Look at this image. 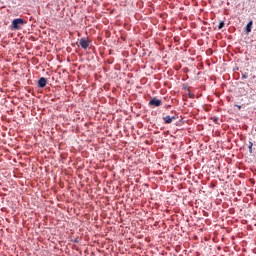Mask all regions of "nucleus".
I'll list each match as a JSON object with an SVG mask.
<instances>
[{
    "mask_svg": "<svg viewBox=\"0 0 256 256\" xmlns=\"http://www.w3.org/2000/svg\"><path fill=\"white\" fill-rule=\"evenodd\" d=\"M22 25H25V20H23L22 18H17L12 21L10 27L13 31H19Z\"/></svg>",
    "mask_w": 256,
    "mask_h": 256,
    "instance_id": "nucleus-1",
    "label": "nucleus"
},
{
    "mask_svg": "<svg viewBox=\"0 0 256 256\" xmlns=\"http://www.w3.org/2000/svg\"><path fill=\"white\" fill-rule=\"evenodd\" d=\"M162 104L163 102H161V100L157 98H153L149 101L150 107H161Z\"/></svg>",
    "mask_w": 256,
    "mask_h": 256,
    "instance_id": "nucleus-2",
    "label": "nucleus"
},
{
    "mask_svg": "<svg viewBox=\"0 0 256 256\" xmlns=\"http://www.w3.org/2000/svg\"><path fill=\"white\" fill-rule=\"evenodd\" d=\"M178 117L177 116H165L163 117V121L164 123H166L167 125L173 123V121L177 120Z\"/></svg>",
    "mask_w": 256,
    "mask_h": 256,
    "instance_id": "nucleus-3",
    "label": "nucleus"
},
{
    "mask_svg": "<svg viewBox=\"0 0 256 256\" xmlns=\"http://www.w3.org/2000/svg\"><path fill=\"white\" fill-rule=\"evenodd\" d=\"M89 40H87L86 38H81L79 41V45L80 47H82V49H87L89 47Z\"/></svg>",
    "mask_w": 256,
    "mask_h": 256,
    "instance_id": "nucleus-4",
    "label": "nucleus"
},
{
    "mask_svg": "<svg viewBox=\"0 0 256 256\" xmlns=\"http://www.w3.org/2000/svg\"><path fill=\"white\" fill-rule=\"evenodd\" d=\"M46 85H47V78L41 77L38 80V86L41 87V89H43L44 87H46Z\"/></svg>",
    "mask_w": 256,
    "mask_h": 256,
    "instance_id": "nucleus-5",
    "label": "nucleus"
},
{
    "mask_svg": "<svg viewBox=\"0 0 256 256\" xmlns=\"http://www.w3.org/2000/svg\"><path fill=\"white\" fill-rule=\"evenodd\" d=\"M251 29H253V20H250L246 25V33H251Z\"/></svg>",
    "mask_w": 256,
    "mask_h": 256,
    "instance_id": "nucleus-6",
    "label": "nucleus"
},
{
    "mask_svg": "<svg viewBox=\"0 0 256 256\" xmlns=\"http://www.w3.org/2000/svg\"><path fill=\"white\" fill-rule=\"evenodd\" d=\"M223 27H225V22L224 21H220L219 25H218V29L221 30V29H223Z\"/></svg>",
    "mask_w": 256,
    "mask_h": 256,
    "instance_id": "nucleus-7",
    "label": "nucleus"
},
{
    "mask_svg": "<svg viewBox=\"0 0 256 256\" xmlns=\"http://www.w3.org/2000/svg\"><path fill=\"white\" fill-rule=\"evenodd\" d=\"M249 77V74L247 72L242 74V79H247Z\"/></svg>",
    "mask_w": 256,
    "mask_h": 256,
    "instance_id": "nucleus-8",
    "label": "nucleus"
},
{
    "mask_svg": "<svg viewBox=\"0 0 256 256\" xmlns=\"http://www.w3.org/2000/svg\"><path fill=\"white\" fill-rule=\"evenodd\" d=\"M249 151H250V153H252V151H253V142H250Z\"/></svg>",
    "mask_w": 256,
    "mask_h": 256,
    "instance_id": "nucleus-9",
    "label": "nucleus"
},
{
    "mask_svg": "<svg viewBox=\"0 0 256 256\" xmlns=\"http://www.w3.org/2000/svg\"><path fill=\"white\" fill-rule=\"evenodd\" d=\"M188 95H189V97H190L191 99H193V97H194L193 94L189 93Z\"/></svg>",
    "mask_w": 256,
    "mask_h": 256,
    "instance_id": "nucleus-10",
    "label": "nucleus"
},
{
    "mask_svg": "<svg viewBox=\"0 0 256 256\" xmlns=\"http://www.w3.org/2000/svg\"><path fill=\"white\" fill-rule=\"evenodd\" d=\"M236 107H237L238 109H241V106H240V105H236Z\"/></svg>",
    "mask_w": 256,
    "mask_h": 256,
    "instance_id": "nucleus-11",
    "label": "nucleus"
}]
</instances>
